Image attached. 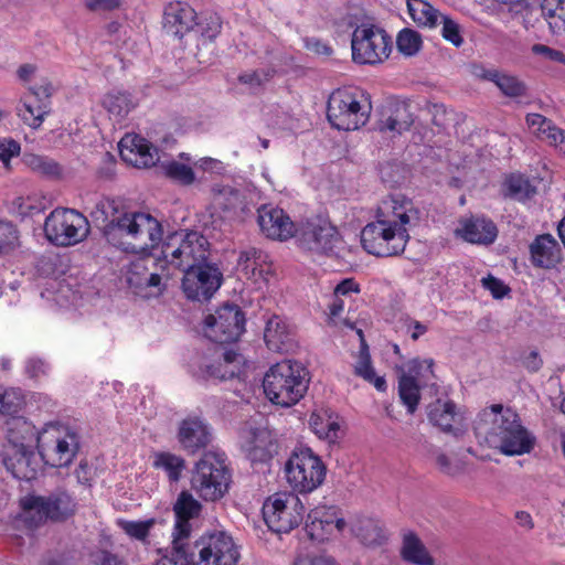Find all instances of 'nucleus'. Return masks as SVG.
Listing matches in <instances>:
<instances>
[{
  "mask_svg": "<svg viewBox=\"0 0 565 565\" xmlns=\"http://www.w3.org/2000/svg\"><path fill=\"white\" fill-rule=\"evenodd\" d=\"M201 510V503L193 497H178L171 551L157 565H236L239 553L226 533L215 532L191 541L190 520L198 518Z\"/></svg>",
  "mask_w": 565,
  "mask_h": 565,
  "instance_id": "1",
  "label": "nucleus"
},
{
  "mask_svg": "<svg viewBox=\"0 0 565 565\" xmlns=\"http://www.w3.org/2000/svg\"><path fill=\"white\" fill-rule=\"evenodd\" d=\"M419 222V210L403 196H392L379 206L375 221L361 231V244L377 257L401 255L409 241V228Z\"/></svg>",
  "mask_w": 565,
  "mask_h": 565,
  "instance_id": "2",
  "label": "nucleus"
},
{
  "mask_svg": "<svg viewBox=\"0 0 565 565\" xmlns=\"http://www.w3.org/2000/svg\"><path fill=\"white\" fill-rule=\"evenodd\" d=\"M473 429L480 441L509 456L529 454L535 444V437L522 426L519 415L501 404L482 409Z\"/></svg>",
  "mask_w": 565,
  "mask_h": 565,
  "instance_id": "3",
  "label": "nucleus"
},
{
  "mask_svg": "<svg viewBox=\"0 0 565 565\" xmlns=\"http://www.w3.org/2000/svg\"><path fill=\"white\" fill-rule=\"evenodd\" d=\"M109 244L127 253L149 255L162 241V225L149 213L115 214L104 226Z\"/></svg>",
  "mask_w": 565,
  "mask_h": 565,
  "instance_id": "4",
  "label": "nucleus"
},
{
  "mask_svg": "<svg viewBox=\"0 0 565 565\" xmlns=\"http://www.w3.org/2000/svg\"><path fill=\"white\" fill-rule=\"evenodd\" d=\"M307 370L299 362L281 361L265 374L263 387L268 399L284 407L298 403L308 390Z\"/></svg>",
  "mask_w": 565,
  "mask_h": 565,
  "instance_id": "5",
  "label": "nucleus"
},
{
  "mask_svg": "<svg viewBox=\"0 0 565 565\" xmlns=\"http://www.w3.org/2000/svg\"><path fill=\"white\" fill-rule=\"evenodd\" d=\"M372 105L363 90L342 88L333 92L328 100L327 117L338 130H356L369 120Z\"/></svg>",
  "mask_w": 565,
  "mask_h": 565,
  "instance_id": "6",
  "label": "nucleus"
},
{
  "mask_svg": "<svg viewBox=\"0 0 565 565\" xmlns=\"http://www.w3.org/2000/svg\"><path fill=\"white\" fill-rule=\"evenodd\" d=\"M36 447L43 462L51 467H66L78 451L79 438L65 426L50 424L38 434Z\"/></svg>",
  "mask_w": 565,
  "mask_h": 565,
  "instance_id": "7",
  "label": "nucleus"
},
{
  "mask_svg": "<svg viewBox=\"0 0 565 565\" xmlns=\"http://www.w3.org/2000/svg\"><path fill=\"white\" fill-rule=\"evenodd\" d=\"M296 242L305 250L328 257H342L345 250L338 228L328 220L316 217L296 230Z\"/></svg>",
  "mask_w": 565,
  "mask_h": 565,
  "instance_id": "8",
  "label": "nucleus"
},
{
  "mask_svg": "<svg viewBox=\"0 0 565 565\" xmlns=\"http://www.w3.org/2000/svg\"><path fill=\"white\" fill-rule=\"evenodd\" d=\"M209 246L201 233L180 231L167 236L161 254L167 263L185 270L192 264H202L209 259Z\"/></svg>",
  "mask_w": 565,
  "mask_h": 565,
  "instance_id": "9",
  "label": "nucleus"
},
{
  "mask_svg": "<svg viewBox=\"0 0 565 565\" xmlns=\"http://www.w3.org/2000/svg\"><path fill=\"white\" fill-rule=\"evenodd\" d=\"M285 473L295 491L307 494L323 482L326 467L310 448L301 447L292 451L285 465Z\"/></svg>",
  "mask_w": 565,
  "mask_h": 565,
  "instance_id": "10",
  "label": "nucleus"
},
{
  "mask_svg": "<svg viewBox=\"0 0 565 565\" xmlns=\"http://www.w3.org/2000/svg\"><path fill=\"white\" fill-rule=\"evenodd\" d=\"M44 233L47 241L56 246H72L87 237L89 223L75 210L55 209L45 218Z\"/></svg>",
  "mask_w": 565,
  "mask_h": 565,
  "instance_id": "11",
  "label": "nucleus"
},
{
  "mask_svg": "<svg viewBox=\"0 0 565 565\" xmlns=\"http://www.w3.org/2000/svg\"><path fill=\"white\" fill-rule=\"evenodd\" d=\"M20 508L15 521L33 530L47 519L58 521L67 518L74 511V503L71 497H23Z\"/></svg>",
  "mask_w": 565,
  "mask_h": 565,
  "instance_id": "12",
  "label": "nucleus"
},
{
  "mask_svg": "<svg viewBox=\"0 0 565 565\" xmlns=\"http://www.w3.org/2000/svg\"><path fill=\"white\" fill-rule=\"evenodd\" d=\"M231 481L232 475L223 452H205L191 477L192 490L211 494H225Z\"/></svg>",
  "mask_w": 565,
  "mask_h": 565,
  "instance_id": "13",
  "label": "nucleus"
},
{
  "mask_svg": "<svg viewBox=\"0 0 565 565\" xmlns=\"http://www.w3.org/2000/svg\"><path fill=\"white\" fill-rule=\"evenodd\" d=\"M242 360V355L232 350L222 351L217 345H211L191 359L190 370L199 379L225 381L238 375Z\"/></svg>",
  "mask_w": 565,
  "mask_h": 565,
  "instance_id": "14",
  "label": "nucleus"
},
{
  "mask_svg": "<svg viewBox=\"0 0 565 565\" xmlns=\"http://www.w3.org/2000/svg\"><path fill=\"white\" fill-rule=\"evenodd\" d=\"M351 47L354 62L375 64L388 56L391 39L384 30L362 24L353 31Z\"/></svg>",
  "mask_w": 565,
  "mask_h": 565,
  "instance_id": "15",
  "label": "nucleus"
},
{
  "mask_svg": "<svg viewBox=\"0 0 565 565\" xmlns=\"http://www.w3.org/2000/svg\"><path fill=\"white\" fill-rule=\"evenodd\" d=\"M204 335L214 343H231L245 331V317L236 305H225L204 319Z\"/></svg>",
  "mask_w": 565,
  "mask_h": 565,
  "instance_id": "16",
  "label": "nucleus"
},
{
  "mask_svg": "<svg viewBox=\"0 0 565 565\" xmlns=\"http://www.w3.org/2000/svg\"><path fill=\"white\" fill-rule=\"evenodd\" d=\"M264 521L275 533H288L297 527L303 518L305 507L300 497H267L262 508Z\"/></svg>",
  "mask_w": 565,
  "mask_h": 565,
  "instance_id": "17",
  "label": "nucleus"
},
{
  "mask_svg": "<svg viewBox=\"0 0 565 565\" xmlns=\"http://www.w3.org/2000/svg\"><path fill=\"white\" fill-rule=\"evenodd\" d=\"M183 271L182 289L188 299L209 300L222 285L223 275L214 263H195Z\"/></svg>",
  "mask_w": 565,
  "mask_h": 565,
  "instance_id": "18",
  "label": "nucleus"
},
{
  "mask_svg": "<svg viewBox=\"0 0 565 565\" xmlns=\"http://www.w3.org/2000/svg\"><path fill=\"white\" fill-rule=\"evenodd\" d=\"M257 223L266 237L286 241L296 234V227L284 210L264 204L257 209Z\"/></svg>",
  "mask_w": 565,
  "mask_h": 565,
  "instance_id": "19",
  "label": "nucleus"
},
{
  "mask_svg": "<svg viewBox=\"0 0 565 565\" xmlns=\"http://www.w3.org/2000/svg\"><path fill=\"white\" fill-rule=\"evenodd\" d=\"M414 122L411 104L405 100H390L383 108L377 121V129L392 137L408 131Z\"/></svg>",
  "mask_w": 565,
  "mask_h": 565,
  "instance_id": "20",
  "label": "nucleus"
},
{
  "mask_svg": "<svg viewBox=\"0 0 565 565\" xmlns=\"http://www.w3.org/2000/svg\"><path fill=\"white\" fill-rule=\"evenodd\" d=\"M41 457L29 449H3L2 462L12 476L20 480H33L36 478L38 472L41 470Z\"/></svg>",
  "mask_w": 565,
  "mask_h": 565,
  "instance_id": "21",
  "label": "nucleus"
},
{
  "mask_svg": "<svg viewBox=\"0 0 565 565\" xmlns=\"http://www.w3.org/2000/svg\"><path fill=\"white\" fill-rule=\"evenodd\" d=\"M118 146L121 159L135 167L149 168L159 161L158 149L139 136L127 135Z\"/></svg>",
  "mask_w": 565,
  "mask_h": 565,
  "instance_id": "22",
  "label": "nucleus"
},
{
  "mask_svg": "<svg viewBox=\"0 0 565 565\" xmlns=\"http://www.w3.org/2000/svg\"><path fill=\"white\" fill-rule=\"evenodd\" d=\"M211 438L209 425L199 417H186L179 424L178 443L190 455L204 449L210 444Z\"/></svg>",
  "mask_w": 565,
  "mask_h": 565,
  "instance_id": "23",
  "label": "nucleus"
},
{
  "mask_svg": "<svg viewBox=\"0 0 565 565\" xmlns=\"http://www.w3.org/2000/svg\"><path fill=\"white\" fill-rule=\"evenodd\" d=\"M196 24V12L185 2L169 3L163 12V30L167 34L182 39Z\"/></svg>",
  "mask_w": 565,
  "mask_h": 565,
  "instance_id": "24",
  "label": "nucleus"
},
{
  "mask_svg": "<svg viewBox=\"0 0 565 565\" xmlns=\"http://www.w3.org/2000/svg\"><path fill=\"white\" fill-rule=\"evenodd\" d=\"M264 340L267 348L273 352H289L295 345L290 327L286 320L278 315H271L266 320Z\"/></svg>",
  "mask_w": 565,
  "mask_h": 565,
  "instance_id": "25",
  "label": "nucleus"
},
{
  "mask_svg": "<svg viewBox=\"0 0 565 565\" xmlns=\"http://www.w3.org/2000/svg\"><path fill=\"white\" fill-rule=\"evenodd\" d=\"M4 430L7 439L4 449L33 448L39 434L35 431V427L21 416H12L8 418L4 424Z\"/></svg>",
  "mask_w": 565,
  "mask_h": 565,
  "instance_id": "26",
  "label": "nucleus"
},
{
  "mask_svg": "<svg viewBox=\"0 0 565 565\" xmlns=\"http://www.w3.org/2000/svg\"><path fill=\"white\" fill-rule=\"evenodd\" d=\"M269 434L266 429L246 426L241 433V447L252 462H264L269 459Z\"/></svg>",
  "mask_w": 565,
  "mask_h": 565,
  "instance_id": "27",
  "label": "nucleus"
},
{
  "mask_svg": "<svg viewBox=\"0 0 565 565\" xmlns=\"http://www.w3.org/2000/svg\"><path fill=\"white\" fill-rule=\"evenodd\" d=\"M456 234L472 244H492L498 235L495 224L488 218L471 217L460 222Z\"/></svg>",
  "mask_w": 565,
  "mask_h": 565,
  "instance_id": "28",
  "label": "nucleus"
},
{
  "mask_svg": "<svg viewBox=\"0 0 565 565\" xmlns=\"http://www.w3.org/2000/svg\"><path fill=\"white\" fill-rule=\"evenodd\" d=\"M428 419L434 426H438L443 431L450 433L456 437L462 435L463 430L458 426L460 415L456 413V405L451 401H440L431 403L428 406Z\"/></svg>",
  "mask_w": 565,
  "mask_h": 565,
  "instance_id": "29",
  "label": "nucleus"
},
{
  "mask_svg": "<svg viewBox=\"0 0 565 565\" xmlns=\"http://www.w3.org/2000/svg\"><path fill=\"white\" fill-rule=\"evenodd\" d=\"M238 267L248 279L255 282L266 280L269 273L267 255L255 247H248L239 253Z\"/></svg>",
  "mask_w": 565,
  "mask_h": 565,
  "instance_id": "30",
  "label": "nucleus"
},
{
  "mask_svg": "<svg viewBox=\"0 0 565 565\" xmlns=\"http://www.w3.org/2000/svg\"><path fill=\"white\" fill-rule=\"evenodd\" d=\"M478 76L494 83L507 97L518 98L526 95V85L514 75L502 73L494 68H482Z\"/></svg>",
  "mask_w": 565,
  "mask_h": 565,
  "instance_id": "31",
  "label": "nucleus"
},
{
  "mask_svg": "<svg viewBox=\"0 0 565 565\" xmlns=\"http://www.w3.org/2000/svg\"><path fill=\"white\" fill-rule=\"evenodd\" d=\"M352 533L366 546H380L386 541L385 532L379 520L359 516L352 523Z\"/></svg>",
  "mask_w": 565,
  "mask_h": 565,
  "instance_id": "32",
  "label": "nucleus"
},
{
  "mask_svg": "<svg viewBox=\"0 0 565 565\" xmlns=\"http://www.w3.org/2000/svg\"><path fill=\"white\" fill-rule=\"evenodd\" d=\"M401 556L405 562L414 565H435V561L426 546L413 531L403 534Z\"/></svg>",
  "mask_w": 565,
  "mask_h": 565,
  "instance_id": "33",
  "label": "nucleus"
},
{
  "mask_svg": "<svg viewBox=\"0 0 565 565\" xmlns=\"http://www.w3.org/2000/svg\"><path fill=\"white\" fill-rule=\"evenodd\" d=\"M152 467L163 471L170 484L178 483L186 470L185 460L169 451L153 452Z\"/></svg>",
  "mask_w": 565,
  "mask_h": 565,
  "instance_id": "34",
  "label": "nucleus"
},
{
  "mask_svg": "<svg viewBox=\"0 0 565 565\" xmlns=\"http://www.w3.org/2000/svg\"><path fill=\"white\" fill-rule=\"evenodd\" d=\"M532 262L535 266L550 268L558 259L557 243L551 235H541L530 245Z\"/></svg>",
  "mask_w": 565,
  "mask_h": 565,
  "instance_id": "35",
  "label": "nucleus"
},
{
  "mask_svg": "<svg viewBox=\"0 0 565 565\" xmlns=\"http://www.w3.org/2000/svg\"><path fill=\"white\" fill-rule=\"evenodd\" d=\"M103 106L115 122H120L136 106L131 96L125 92L114 90L105 95Z\"/></svg>",
  "mask_w": 565,
  "mask_h": 565,
  "instance_id": "36",
  "label": "nucleus"
},
{
  "mask_svg": "<svg viewBox=\"0 0 565 565\" xmlns=\"http://www.w3.org/2000/svg\"><path fill=\"white\" fill-rule=\"evenodd\" d=\"M422 386L416 379L406 375L404 370H398V395L409 414H414L417 409Z\"/></svg>",
  "mask_w": 565,
  "mask_h": 565,
  "instance_id": "37",
  "label": "nucleus"
},
{
  "mask_svg": "<svg viewBox=\"0 0 565 565\" xmlns=\"http://www.w3.org/2000/svg\"><path fill=\"white\" fill-rule=\"evenodd\" d=\"M411 18L418 25L435 28L438 25L440 12L425 0H407Z\"/></svg>",
  "mask_w": 565,
  "mask_h": 565,
  "instance_id": "38",
  "label": "nucleus"
},
{
  "mask_svg": "<svg viewBox=\"0 0 565 565\" xmlns=\"http://www.w3.org/2000/svg\"><path fill=\"white\" fill-rule=\"evenodd\" d=\"M542 14L554 34L565 32V0H543Z\"/></svg>",
  "mask_w": 565,
  "mask_h": 565,
  "instance_id": "39",
  "label": "nucleus"
},
{
  "mask_svg": "<svg viewBox=\"0 0 565 565\" xmlns=\"http://www.w3.org/2000/svg\"><path fill=\"white\" fill-rule=\"evenodd\" d=\"M216 203L223 211L230 212L235 216H242L246 213L242 193L232 186H222L216 193Z\"/></svg>",
  "mask_w": 565,
  "mask_h": 565,
  "instance_id": "40",
  "label": "nucleus"
},
{
  "mask_svg": "<svg viewBox=\"0 0 565 565\" xmlns=\"http://www.w3.org/2000/svg\"><path fill=\"white\" fill-rule=\"evenodd\" d=\"M503 188L505 195L518 201H524L533 196L536 192L530 180L522 174H510L504 183Z\"/></svg>",
  "mask_w": 565,
  "mask_h": 565,
  "instance_id": "41",
  "label": "nucleus"
},
{
  "mask_svg": "<svg viewBox=\"0 0 565 565\" xmlns=\"http://www.w3.org/2000/svg\"><path fill=\"white\" fill-rule=\"evenodd\" d=\"M318 510L308 514L305 533L311 541L323 542L328 540L333 532L332 522L328 520H318Z\"/></svg>",
  "mask_w": 565,
  "mask_h": 565,
  "instance_id": "42",
  "label": "nucleus"
},
{
  "mask_svg": "<svg viewBox=\"0 0 565 565\" xmlns=\"http://www.w3.org/2000/svg\"><path fill=\"white\" fill-rule=\"evenodd\" d=\"M161 168L168 178L180 184L189 185L194 182L195 175L192 168L183 162L170 160L162 162Z\"/></svg>",
  "mask_w": 565,
  "mask_h": 565,
  "instance_id": "43",
  "label": "nucleus"
},
{
  "mask_svg": "<svg viewBox=\"0 0 565 565\" xmlns=\"http://www.w3.org/2000/svg\"><path fill=\"white\" fill-rule=\"evenodd\" d=\"M151 263L149 257L138 258L129 264L126 280L129 287L136 290H142L146 278L149 274L148 264Z\"/></svg>",
  "mask_w": 565,
  "mask_h": 565,
  "instance_id": "44",
  "label": "nucleus"
},
{
  "mask_svg": "<svg viewBox=\"0 0 565 565\" xmlns=\"http://www.w3.org/2000/svg\"><path fill=\"white\" fill-rule=\"evenodd\" d=\"M49 113L45 104L33 105L28 99L23 102L22 107L18 108L19 117L32 128H39Z\"/></svg>",
  "mask_w": 565,
  "mask_h": 565,
  "instance_id": "45",
  "label": "nucleus"
},
{
  "mask_svg": "<svg viewBox=\"0 0 565 565\" xmlns=\"http://www.w3.org/2000/svg\"><path fill=\"white\" fill-rule=\"evenodd\" d=\"M396 45L401 53L413 56L422 46V38L419 33L414 30L403 29L397 35Z\"/></svg>",
  "mask_w": 565,
  "mask_h": 565,
  "instance_id": "46",
  "label": "nucleus"
},
{
  "mask_svg": "<svg viewBox=\"0 0 565 565\" xmlns=\"http://www.w3.org/2000/svg\"><path fill=\"white\" fill-rule=\"evenodd\" d=\"M434 361L431 359L427 360H413L408 364V371L406 375L413 376L420 385H426L431 379L435 377L434 371Z\"/></svg>",
  "mask_w": 565,
  "mask_h": 565,
  "instance_id": "47",
  "label": "nucleus"
},
{
  "mask_svg": "<svg viewBox=\"0 0 565 565\" xmlns=\"http://www.w3.org/2000/svg\"><path fill=\"white\" fill-rule=\"evenodd\" d=\"M154 520L145 521H126L119 520L118 525L130 537L145 542L149 535L150 529L153 526Z\"/></svg>",
  "mask_w": 565,
  "mask_h": 565,
  "instance_id": "48",
  "label": "nucleus"
},
{
  "mask_svg": "<svg viewBox=\"0 0 565 565\" xmlns=\"http://www.w3.org/2000/svg\"><path fill=\"white\" fill-rule=\"evenodd\" d=\"M26 164L35 172L44 175H57L61 172L60 166L47 157L31 154L25 159Z\"/></svg>",
  "mask_w": 565,
  "mask_h": 565,
  "instance_id": "49",
  "label": "nucleus"
},
{
  "mask_svg": "<svg viewBox=\"0 0 565 565\" xmlns=\"http://www.w3.org/2000/svg\"><path fill=\"white\" fill-rule=\"evenodd\" d=\"M438 24H441V35L443 38L450 42L456 47H459L463 43V38L461 36L460 25L448 15L440 14Z\"/></svg>",
  "mask_w": 565,
  "mask_h": 565,
  "instance_id": "50",
  "label": "nucleus"
},
{
  "mask_svg": "<svg viewBox=\"0 0 565 565\" xmlns=\"http://www.w3.org/2000/svg\"><path fill=\"white\" fill-rule=\"evenodd\" d=\"M195 32L200 34L202 44L213 41L221 32V20L217 15H211L205 22L195 24Z\"/></svg>",
  "mask_w": 565,
  "mask_h": 565,
  "instance_id": "51",
  "label": "nucleus"
},
{
  "mask_svg": "<svg viewBox=\"0 0 565 565\" xmlns=\"http://www.w3.org/2000/svg\"><path fill=\"white\" fill-rule=\"evenodd\" d=\"M18 241V231L11 222L0 221V254L11 249Z\"/></svg>",
  "mask_w": 565,
  "mask_h": 565,
  "instance_id": "52",
  "label": "nucleus"
},
{
  "mask_svg": "<svg viewBox=\"0 0 565 565\" xmlns=\"http://www.w3.org/2000/svg\"><path fill=\"white\" fill-rule=\"evenodd\" d=\"M319 416H312L310 420V425L313 428L316 435L319 438L328 439L329 441H334L338 438V431L340 429V425L334 420H327V427H318Z\"/></svg>",
  "mask_w": 565,
  "mask_h": 565,
  "instance_id": "53",
  "label": "nucleus"
},
{
  "mask_svg": "<svg viewBox=\"0 0 565 565\" xmlns=\"http://www.w3.org/2000/svg\"><path fill=\"white\" fill-rule=\"evenodd\" d=\"M22 406V399L13 392H4L0 395V413L11 415L19 413Z\"/></svg>",
  "mask_w": 565,
  "mask_h": 565,
  "instance_id": "54",
  "label": "nucleus"
},
{
  "mask_svg": "<svg viewBox=\"0 0 565 565\" xmlns=\"http://www.w3.org/2000/svg\"><path fill=\"white\" fill-rule=\"evenodd\" d=\"M527 126L537 135L546 137V134L554 125L552 120L540 114H529L526 116Z\"/></svg>",
  "mask_w": 565,
  "mask_h": 565,
  "instance_id": "55",
  "label": "nucleus"
},
{
  "mask_svg": "<svg viewBox=\"0 0 565 565\" xmlns=\"http://www.w3.org/2000/svg\"><path fill=\"white\" fill-rule=\"evenodd\" d=\"M355 373L367 382H372L374 379L375 372L371 365L370 354L366 349L361 350L360 359L355 365Z\"/></svg>",
  "mask_w": 565,
  "mask_h": 565,
  "instance_id": "56",
  "label": "nucleus"
},
{
  "mask_svg": "<svg viewBox=\"0 0 565 565\" xmlns=\"http://www.w3.org/2000/svg\"><path fill=\"white\" fill-rule=\"evenodd\" d=\"M31 95L35 98L36 104H45L46 110L50 111V98L53 87L49 82L30 87Z\"/></svg>",
  "mask_w": 565,
  "mask_h": 565,
  "instance_id": "57",
  "label": "nucleus"
},
{
  "mask_svg": "<svg viewBox=\"0 0 565 565\" xmlns=\"http://www.w3.org/2000/svg\"><path fill=\"white\" fill-rule=\"evenodd\" d=\"M532 52L536 55H542L546 60L557 62L565 65V54L562 51L554 50L544 44H534Z\"/></svg>",
  "mask_w": 565,
  "mask_h": 565,
  "instance_id": "58",
  "label": "nucleus"
},
{
  "mask_svg": "<svg viewBox=\"0 0 565 565\" xmlns=\"http://www.w3.org/2000/svg\"><path fill=\"white\" fill-rule=\"evenodd\" d=\"M483 287L489 290L494 298H502L509 292V288L498 278L489 275L482 278Z\"/></svg>",
  "mask_w": 565,
  "mask_h": 565,
  "instance_id": "59",
  "label": "nucleus"
},
{
  "mask_svg": "<svg viewBox=\"0 0 565 565\" xmlns=\"http://www.w3.org/2000/svg\"><path fill=\"white\" fill-rule=\"evenodd\" d=\"M20 152V146L13 139H0V161L7 164L10 159L18 156Z\"/></svg>",
  "mask_w": 565,
  "mask_h": 565,
  "instance_id": "60",
  "label": "nucleus"
},
{
  "mask_svg": "<svg viewBox=\"0 0 565 565\" xmlns=\"http://www.w3.org/2000/svg\"><path fill=\"white\" fill-rule=\"evenodd\" d=\"M92 561L95 565H120L121 559L118 555L106 550H99L92 554Z\"/></svg>",
  "mask_w": 565,
  "mask_h": 565,
  "instance_id": "61",
  "label": "nucleus"
},
{
  "mask_svg": "<svg viewBox=\"0 0 565 565\" xmlns=\"http://www.w3.org/2000/svg\"><path fill=\"white\" fill-rule=\"evenodd\" d=\"M552 146H555L565 156V130L555 125L548 130L545 137Z\"/></svg>",
  "mask_w": 565,
  "mask_h": 565,
  "instance_id": "62",
  "label": "nucleus"
},
{
  "mask_svg": "<svg viewBox=\"0 0 565 565\" xmlns=\"http://www.w3.org/2000/svg\"><path fill=\"white\" fill-rule=\"evenodd\" d=\"M90 11H110L119 7V0H83Z\"/></svg>",
  "mask_w": 565,
  "mask_h": 565,
  "instance_id": "63",
  "label": "nucleus"
},
{
  "mask_svg": "<svg viewBox=\"0 0 565 565\" xmlns=\"http://www.w3.org/2000/svg\"><path fill=\"white\" fill-rule=\"evenodd\" d=\"M294 565H337V563L333 558L324 555H305L297 557Z\"/></svg>",
  "mask_w": 565,
  "mask_h": 565,
  "instance_id": "64",
  "label": "nucleus"
}]
</instances>
